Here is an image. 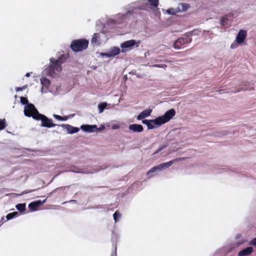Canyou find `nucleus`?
I'll use <instances>...</instances> for the list:
<instances>
[{"label": "nucleus", "mask_w": 256, "mask_h": 256, "mask_svg": "<svg viewBox=\"0 0 256 256\" xmlns=\"http://www.w3.org/2000/svg\"><path fill=\"white\" fill-rule=\"evenodd\" d=\"M66 56L64 54L60 55L58 59L52 58H50V65L46 68L42 72V76L40 78V83L42 85L41 92H46L50 82V80L44 76H48L52 78L56 76L62 71V64L66 61Z\"/></svg>", "instance_id": "f257e3e1"}, {"label": "nucleus", "mask_w": 256, "mask_h": 256, "mask_svg": "<svg viewBox=\"0 0 256 256\" xmlns=\"http://www.w3.org/2000/svg\"><path fill=\"white\" fill-rule=\"evenodd\" d=\"M24 115L28 117H32L34 119L42 122L41 126L46 128H52L56 124H53L52 119L48 118L46 116L38 112L34 105H30L26 108Z\"/></svg>", "instance_id": "f03ea898"}, {"label": "nucleus", "mask_w": 256, "mask_h": 256, "mask_svg": "<svg viewBox=\"0 0 256 256\" xmlns=\"http://www.w3.org/2000/svg\"><path fill=\"white\" fill-rule=\"evenodd\" d=\"M175 114V110L172 108L166 112L163 116H158L154 120H144L142 121V122L147 126L148 130L154 129L169 122Z\"/></svg>", "instance_id": "7ed1b4c3"}, {"label": "nucleus", "mask_w": 256, "mask_h": 256, "mask_svg": "<svg viewBox=\"0 0 256 256\" xmlns=\"http://www.w3.org/2000/svg\"><path fill=\"white\" fill-rule=\"evenodd\" d=\"M127 14H133L136 12V10H148V4L146 0H141L132 2L124 7Z\"/></svg>", "instance_id": "20e7f679"}, {"label": "nucleus", "mask_w": 256, "mask_h": 256, "mask_svg": "<svg viewBox=\"0 0 256 256\" xmlns=\"http://www.w3.org/2000/svg\"><path fill=\"white\" fill-rule=\"evenodd\" d=\"M88 44V41L86 40H77L72 42L70 47L74 51L80 52L86 50Z\"/></svg>", "instance_id": "39448f33"}, {"label": "nucleus", "mask_w": 256, "mask_h": 256, "mask_svg": "<svg viewBox=\"0 0 256 256\" xmlns=\"http://www.w3.org/2000/svg\"><path fill=\"white\" fill-rule=\"evenodd\" d=\"M140 42V40H130L122 42L120 45L122 48V52H128L134 48V46L138 48Z\"/></svg>", "instance_id": "423d86ee"}, {"label": "nucleus", "mask_w": 256, "mask_h": 256, "mask_svg": "<svg viewBox=\"0 0 256 256\" xmlns=\"http://www.w3.org/2000/svg\"><path fill=\"white\" fill-rule=\"evenodd\" d=\"M191 38L186 36L184 38H178L174 44V48L176 50H180L184 47V45L191 42Z\"/></svg>", "instance_id": "0eeeda50"}, {"label": "nucleus", "mask_w": 256, "mask_h": 256, "mask_svg": "<svg viewBox=\"0 0 256 256\" xmlns=\"http://www.w3.org/2000/svg\"><path fill=\"white\" fill-rule=\"evenodd\" d=\"M106 40V36L104 33H95L92 36L91 42L94 46H99Z\"/></svg>", "instance_id": "6e6552de"}, {"label": "nucleus", "mask_w": 256, "mask_h": 256, "mask_svg": "<svg viewBox=\"0 0 256 256\" xmlns=\"http://www.w3.org/2000/svg\"><path fill=\"white\" fill-rule=\"evenodd\" d=\"M128 14H126V12L125 14H117L114 16L112 18L108 20V24H120L126 20V17Z\"/></svg>", "instance_id": "1a4fd4ad"}, {"label": "nucleus", "mask_w": 256, "mask_h": 256, "mask_svg": "<svg viewBox=\"0 0 256 256\" xmlns=\"http://www.w3.org/2000/svg\"><path fill=\"white\" fill-rule=\"evenodd\" d=\"M120 52V48L116 46L112 47L110 50L106 53H101L102 56L106 58L114 57L118 55Z\"/></svg>", "instance_id": "9d476101"}, {"label": "nucleus", "mask_w": 256, "mask_h": 256, "mask_svg": "<svg viewBox=\"0 0 256 256\" xmlns=\"http://www.w3.org/2000/svg\"><path fill=\"white\" fill-rule=\"evenodd\" d=\"M46 201V199L44 200L43 201H41L40 200H38L32 202H30L28 206V208L32 212H34L37 210V208L40 206L42 205Z\"/></svg>", "instance_id": "9b49d317"}, {"label": "nucleus", "mask_w": 256, "mask_h": 256, "mask_svg": "<svg viewBox=\"0 0 256 256\" xmlns=\"http://www.w3.org/2000/svg\"><path fill=\"white\" fill-rule=\"evenodd\" d=\"M80 129L84 132H92L97 129V126L95 124H83L80 126Z\"/></svg>", "instance_id": "f8f14e48"}, {"label": "nucleus", "mask_w": 256, "mask_h": 256, "mask_svg": "<svg viewBox=\"0 0 256 256\" xmlns=\"http://www.w3.org/2000/svg\"><path fill=\"white\" fill-rule=\"evenodd\" d=\"M61 126L65 128L68 134H73L76 133L79 131V128L76 127H74L68 124H62Z\"/></svg>", "instance_id": "ddd939ff"}, {"label": "nucleus", "mask_w": 256, "mask_h": 256, "mask_svg": "<svg viewBox=\"0 0 256 256\" xmlns=\"http://www.w3.org/2000/svg\"><path fill=\"white\" fill-rule=\"evenodd\" d=\"M246 36V32L245 30H240L236 38V40L240 44H242L245 40Z\"/></svg>", "instance_id": "4468645a"}, {"label": "nucleus", "mask_w": 256, "mask_h": 256, "mask_svg": "<svg viewBox=\"0 0 256 256\" xmlns=\"http://www.w3.org/2000/svg\"><path fill=\"white\" fill-rule=\"evenodd\" d=\"M130 130L134 132H140L143 131L144 128L142 125L139 124H132L128 126Z\"/></svg>", "instance_id": "2eb2a0df"}, {"label": "nucleus", "mask_w": 256, "mask_h": 256, "mask_svg": "<svg viewBox=\"0 0 256 256\" xmlns=\"http://www.w3.org/2000/svg\"><path fill=\"white\" fill-rule=\"evenodd\" d=\"M152 112V110L151 109H146L142 111L137 116V120H141L144 118H145L150 116V115Z\"/></svg>", "instance_id": "dca6fc26"}, {"label": "nucleus", "mask_w": 256, "mask_h": 256, "mask_svg": "<svg viewBox=\"0 0 256 256\" xmlns=\"http://www.w3.org/2000/svg\"><path fill=\"white\" fill-rule=\"evenodd\" d=\"M253 251V248L252 247H247L246 248L240 250L238 254V256H247L252 253Z\"/></svg>", "instance_id": "f3484780"}, {"label": "nucleus", "mask_w": 256, "mask_h": 256, "mask_svg": "<svg viewBox=\"0 0 256 256\" xmlns=\"http://www.w3.org/2000/svg\"><path fill=\"white\" fill-rule=\"evenodd\" d=\"M179 160L178 158L172 160L170 162H164L160 164V166L162 167V169L164 170L166 168H169L171 166L174 162H178Z\"/></svg>", "instance_id": "a211bd4d"}, {"label": "nucleus", "mask_w": 256, "mask_h": 256, "mask_svg": "<svg viewBox=\"0 0 256 256\" xmlns=\"http://www.w3.org/2000/svg\"><path fill=\"white\" fill-rule=\"evenodd\" d=\"M162 167L160 166V164H158V166L153 167L150 170H148L147 172V175L149 176H150V174L152 173H154L157 171H162L163 170L162 168Z\"/></svg>", "instance_id": "6ab92c4d"}, {"label": "nucleus", "mask_w": 256, "mask_h": 256, "mask_svg": "<svg viewBox=\"0 0 256 256\" xmlns=\"http://www.w3.org/2000/svg\"><path fill=\"white\" fill-rule=\"evenodd\" d=\"M20 102L22 104L26 105L24 108V112L25 111L26 108L30 105H34L32 104H29L28 99L25 97H20Z\"/></svg>", "instance_id": "aec40b11"}, {"label": "nucleus", "mask_w": 256, "mask_h": 256, "mask_svg": "<svg viewBox=\"0 0 256 256\" xmlns=\"http://www.w3.org/2000/svg\"><path fill=\"white\" fill-rule=\"evenodd\" d=\"M146 2H148V8L150 6L154 8H157L158 4V0H147Z\"/></svg>", "instance_id": "412c9836"}, {"label": "nucleus", "mask_w": 256, "mask_h": 256, "mask_svg": "<svg viewBox=\"0 0 256 256\" xmlns=\"http://www.w3.org/2000/svg\"><path fill=\"white\" fill-rule=\"evenodd\" d=\"M26 204H18L16 205V209L20 212H22L26 210Z\"/></svg>", "instance_id": "4be33fe9"}, {"label": "nucleus", "mask_w": 256, "mask_h": 256, "mask_svg": "<svg viewBox=\"0 0 256 256\" xmlns=\"http://www.w3.org/2000/svg\"><path fill=\"white\" fill-rule=\"evenodd\" d=\"M188 8L189 6L186 4H181L178 7V9H180V12L186 11Z\"/></svg>", "instance_id": "5701e85b"}, {"label": "nucleus", "mask_w": 256, "mask_h": 256, "mask_svg": "<svg viewBox=\"0 0 256 256\" xmlns=\"http://www.w3.org/2000/svg\"><path fill=\"white\" fill-rule=\"evenodd\" d=\"M166 12L170 14H175L180 12V9H178V8H170L166 10Z\"/></svg>", "instance_id": "b1692460"}, {"label": "nucleus", "mask_w": 256, "mask_h": 256, "mask_svg": "<svg viewBox=\"0 0 256 256\" xmlns=\"http://www.w3.org/2000/svg\"><path fill=\"white\" fill-rule=\"evenodd\" d=\"M108 106V104L106 102H102L98 104V108L99 110V112L102 113L104 109L106 108V106Z\"/></svg>", "instance_id": "393cba45"}, {"label": "nucleus", "mask_w": 256, "mask_h": 256, "mask_svg": "<svg viewBox=\"0 0 256 256\" xmlns=\"http://www.w3.org/2000/svg\"><path fill=\"white\" fill-rule=\"evenodd\" d=\"M220 22H221V24L222 26H225L226 25L229 24L230 20H228V18L224 16L221 18Z\"/></svg>", "instance_id": "a878e982"}, {"label": "nucleus", "mask_w": 256, "mask_h": 256, "mask_svg": "<svg viewBox=\"0 0 256 256\" xmlns=\"http://www.w3.org/2000/svg\"><path fill=\"white\" fill-rule=\"evenodd\" d=\"M18 214L16 212H11V213L8 214L6 215V218L7 220H10L13 218H14L16 217V216H17Z\"/></svg>", "instance_id": "bb28decb"}, {"label": "nucleus", "mask_w": 256, "mask_h": 256, "mask_svg": "<svg viewBox=\"0 0 256 256\" xmlns=\"http://www.w3.org/2000/svg\"><path fill=\"white\" fill-rule=\"evenodd\" d=\"M53 116L56 120H60V121H66L68 119V116L62 117L60 116H58V115H57L56 114H54Z\"/></svg>", "instance_id": "cd10ccee"}, {"label": "nucleus", "mask_w": 256, "mask_h": 256, "mask_svg": "<svg viewBox=\"0 0 256 256\" xmlns=\"http://www.w3.org/2000/svg\"><path fill=\"white\" fill-rule=\"evenodd\" d=\"M114 219L116 222L120 218L121 215L118 211H116L113 214Z\"/></svg>", "instance_id": "c85d7f7f"}, {"label": "nucleus", "mask_w": 256, "mask_h": 256, "mask_svg": "<svg viewBox=\"0 0 256 256\" xmlns=\"http://www.w3.org/2000/svg\"><path fill=\"white\" fill-rule=\"evenodd\" d=\"M6 127L5 120H0V130H4Z\"/></svg>", "instance_id": "c756f323"}, {"label": "nucleus", "mask_w": 256, "mask_h": 256, "mask_svg": "<svg viewBox=\"0 0 256 256\" xmlns=\"http://www.w3.org/2000/svg\"><path fill=\"white\" fill-rule=\"evenodd\" d=\"M238 42L236 40V41H234V42H232L231 45H230V48L232 49H234V48H238Z\"/></svg>", "instance_id": "7c9ffc66"}, {"label": "nucleus", "mask_w": 256, "mask_h": 256, "mask_svg": "<svg viewBox=\"0 0 256 256\" xmlns=\"http://www.w3.org/2000/svg\"><path fill=\"white\" fill-rule=\"evenodd\" d=\"M150 66L166 68V66L164 64H158L152 65V66Z\"/></svg>", "instance_id": "2f4dec72"}, {"label": "nucleus", "mask_w": 256, "mask_h": 256, "mask_svg": "<svg viewBox=\"0 0 256 256\" xmlns=\"http://www.w3.org/2000/svg\"><path fill=\"white\" fill-rule=\"evenodd\" d=\"M250 245L256 246V238H253L252 240H250L249 242Z\"/></svg>", "instance_id": "473e14b6"}, {"label": "nucleus", "mask_w": 256, "mask_h": 256, "mask_svg": "<svg viewBox=\"0 0 256 256\" xmlns=\"http://www.w3.org/2000/svg\"><path fill=\"white\" fill-rule=\"evenodd\" d=\"M26 88V86H22V87H17L16 88V90L18 92H19V91L22 90H24L25 88Z\"/></svg>", "instance_id": "72a5a7b5"}, {"label": "nucleus", "mask_w": 256, "mask_h": 256, "mask_svg": "<svg viewBox=\"0 0 256 256\" xmlns=\"http://www.w3.org/2000/svg\"><path fill=\"white\" fill-rule=\"evenodd\" d=\"M105 128V126L104 125H101L100 128H98L96 130H101Z\"/></svg>", "instance_id": "f704fd0d"}, {"label": "nucleus", "mask_w": 256, "mask_h": 256, "mask_svg": "<svg viewBox=\"0 0 256 256\" xmlns=\"http://www.w3.org/2000/svg\"><path fill=\"white\" fill-rule=\"evenodd\" d=\"M116 246H115V248H114V252H113L112 254V255L111 256H116Z\"/></svg>", "instance_id": "c9c22d12"}, {"label": "nucleus", "mask_w": 256, "mask_h": 256, "mask_svg": "<svg viewBox=\"0 0 256 256\" xmlns=\"http://www.w3.org/2000/svg\"><path fill=\"white\" fill-rule=\"evenodd\" d=\"M120 128V127H119V126H118V125H117V124H115V125H114V126H112V128L113 130H117V129H118V128Z\"/></svg>", "instance_id": "e433bc0d"}, {"label": "nucleus", "mask_w": 256, "mask_h": 256, "mask_svg": "<svg viewBox=\"0 0 256 256\" xmlns=\"http://www.w3.org/2000/svg\"><path fill=\"white\" fill-rule=\"evenodd\" d=\"M71 172H75V173H84V172L81 171L80 170H71Z\"/></svg>", "instance_id": "4c0bfd02"}, {"label": "nucleus", "mask_w": 256, "mask_h": 256, "mask_svg": "<svg viewBox=\"0 0 256 256\" xmlns=\"http://www.w3.org/2000/svg\"><path fill=\"white\" fill-rule=\"evenodd\" d=\"M166 146H164L161 148H160V149H158V150H156L154 154H158L160 151L161 150H162L164 148H165Z\"/></svg>", "instance_id": "58836bf2"}, {"label": "nucleus", "mask_w": 256, "mask_h": 256, "mask_svg": "<svg viewBox=\"0 0 256 256\" xmlns=\"http://www.w3.org/2000/svg\"><path fill=\"white\" fill-rule=\"evenodd\" d=\"M33 191H34V190H28H28H25V191H24V192H22V194H27V193H28V192H33Z\"/></svg>", "instance_id": "ea45409f"}, {"label": "nucleus", "mask_w": 256, "mask_h": 256, "mask_svg": "<svg viewBox=\"0 0 256 256\" xmlns=\"http://www.w3.org/2000/svg\"><path fill=\"white\" fill-rule=\"evenodd\" d=\"M74 116V114H70V115H69V116H68V118H72Z\"/></svg>", "instance_id": "a19ab883"}, {"label": "nucleus", "mask_w": 256, "mask_h": 256, "mask_svg": "<svg viewBox=\"0 0 256 256\" xmlns=\"http://www.w3.org/2000/svg\"><path fill=\"white\" fill-rule=\"evenodd\" d=\"M30 73L28 72V73L26 74V76H27V77H28V76H30Z\"/></svg>", "instance_id": "79ce46f5"}, {"label": "nucleus", "mask_w": 256, "mask_h": 256, "mask_svg": "<svg viewBox=\"0 0 256 256\" xmlns=\"http://www.w3.org/2000/svg\"><path fill=\"white\" fill-rule=\"evenodd\" d=\"M244 242H245V240H244V241H242V242H241L239 243V244H242V243H244Z\"/></svg>", "instance_id": "37998d69"}, {"label": "nucleus", "mask_w": 256, "mask_h": 256, "mask_svg": "<svg viewBox=\"0 0 256 256\" xmlns=\"http://www.w3.org/2000/svg\"><path fill=\"white\" fill-rule=\"evenodd\" d=\"M239 90H236V91H234V92H238Z\"/></svg>", "instance_id": "c03bdc74"}]
</instances>
